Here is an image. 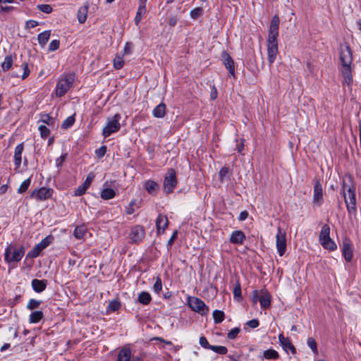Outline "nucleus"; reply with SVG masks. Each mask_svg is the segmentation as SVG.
Here are the masks:
<instances>
[{
    "label": "nucleus",
    "instance_id": "obj_1",
    "mask_svg": "<svg viewBox=\"0 0 361 361\" xmlns=\"http://www.w3.org/2000/svg\"><path fill=\"white\" fill-rule=\"evenodd\" d=\"M280 19L278 16H274L269 28L267 39V60L269 65H272L279 53L278 41Z\"/></svg>",
    "mask_w": 361,
    "mask_h": 361
},
{
    "label": "nucleus",
    "instance_id": "obj_2",
    "mask_svg": "<svg viewBox=\"0 0 361 361\" xmlns=\"http://www.w3.org/2000/svg\"><path fill=\"white\" fill-rule=\"evenodd\" d=\"M342 193L348 213L350 215H355L357 213L355 185L352 176H348L347 180H343Z\"/></svg>",
    "mask_w": 361,
    "mask_h": 361
},
{
    "label": "nucleus",
    "instance_id": "obj_3",
    "mask_svg": "<svg viewBox=\"0 0 361 361\" xmlns=\"http://www.w3.org/2000/svg\"><path fill=\"white\" fill-rule=\"evenodd\" d=\"M75 73H68L61 75L55 88V94L61 97L71 89L75 80Z\"/></svg>",
    "mask_w": 361,
    "mask_h": 361
},
{
    "label": "nucleus",
    "instance_id": "obj_4",
    "mask_svg": "<svg viewBox=\"0 0 361 361\" xmlns=\"http://www.w3.org/2000/svg\"><path fill=\"white\" fill-rule=\"evenodd\" d=\"M25 254V247L22 245L17 247L15 245H8L4 253V259L7 263L18 262Z\"/></svg>",
    "mask_w": 361,
    "mask_h": 361
},
{
    "label": "nucleus",
    "instance_id": "obj_5",
    "mask_svg": "<svg viewBox=\"0 0 361 361\" xmlns=\"http://www.w3.org/2000/svg\"><path fill=\"white\" fill-rule=\"evenodd\" d=\"M121 118V116L119 114H116L112 118H109L106 126L104 128L102 135L107 137L112 133L118 132L121 128L119 121Z\"/></svg>",
    "mask_w": 361,
    "mask_h": 361
},
{
    "label": "nucleus",
    "instance_id": "obj_6",
    "mask_svg": "<svg viewBox=\"0 0 361 361\" xmlns=\"http://www.w3.org/2000/svg\"><path fill=\"white\" fill-rule=\"evenodd\" d=\"M177 183L176 171L173 169H169L164 180V191L168 194L172 192L176 187Z\"/></svg>",
    "mask_w": 361,
    "mask_h": 361
},
{
    "label": "nucleus",
    "instance_id": "obj_7",
    "mask_svg": "<svg viewBox=\"0 0 361 361\" xmlns=\"http://www.w3.org/2000/svg\"><path fill=\"white\" fill-rule=\"evenodd\" d=\"M188 305L195 312L205 315L209 312V307L201 300L195 297L188 298Z\"/></svg>",
    "mask_w": 361,
    "mask_h": 361
},
{
    "label": "nucleus",
    "instance_id": "obj_8",
    "mask_svg": "<svg viewBox=\"0 0 361 361\" xmlns=\"http://www.w3.org/2000/svg\"><path fill=\"white\" fill-rule=\"evenodd\" d=\"M339 54L341 65H351L353 62V54L350 46L347 43L340 45Z\"/></svg>",
    "mask_w": 361,
    "mask_h": 361
},
{
    "label": "nucleus",
    "instance_id": "obj_9",
    "mask_svg": "<svg viewBox=\"0 0 361 361\" xmlns=\"http://www.w3.org/2000/svg\"><path fill=\"white\" fill-rule=\"evenodd\" d=\"M324 202L323 189L319 180H316L314 185L312 204L320 207Z\"/></svg>",
    "mask_w": 361,
    "mask_h": 361
},
{
    "label": "nucleus",
    "instance_id": "obj_10",
    "mask_svg": "<svg viewBox=\"0 0 361 361\" xmlns=\"http://www.w3.org/2000/svg\"><path fill=\"white\" fill-rule=\"evenodd\" d=\"M276 238L277 252L281 257L285 254L286 251V233L282 231L281 227H278V232Z\"/></svg>",
    "mask_w": 361,
    "mask_h": 361
},
{
    "label": "nucleus",
    "instance_id": "obj_11",
    "mask_svg": "<svg viewBox=\"0 0 361 361\" xmlns=\"http://www.w3.org/2000/svg\"><path fill=\"white\" fill-rule=\"evenodd\" d=\"M352 243L349 238H345L343 241L342 254L346 262H349L353 257Z\"/></svg>",
    "mask_w": 361,
    "mask_h": 361
},
{
    "label": "nucleus",
    "instance_id": "obj_12",
    "mask_svg": "<svg viewBox=\"0 0 361 361\" xmlns=\"http://www.w3.org/2000/svg\"><path fill=\"white\" fill-rule=\"evenodd\" d=\"M53 193L52 189L47 188H41L38 190H35L31 194L32 197H36L38 200H45L51 197Z\"/></svg>",
    "mask_w": 361,
    "mask_h": 361
},
{
    "label": "nucleus",
    "instance_id": "obj_13",
    "mask_svg": "<svg viewBox=\"0 0 361 361\" xmlns=\"http://www.w3.org/2000/svg\"><path fill=\"white\" fill-rule=\"evenodd\" d=\"M145 230L142 226L137 225L131 228L130 238L134 243L140 242L145 237Z\"/></svg>",
    "mask_w": 361,
    "mask_h": 361
},
{
    "label": "nucleus",
    "instance_id": "obj_14",
    "mask_svg": "<svg viewBox=\"0 0 361 361\" xmlns=\"http://www.w3.org/2000/svg\"><path fill=\"white\" fill-rule=\"evenodd\" d=\"M223 63L225 67L228 69L229 74L232 76H235V66L234 61L231 56L226 51H224L221 54Z\"/></svg>",
    "mask_w": 361,
    "mask_h": 361
},
{
    "label": "nucleus",
    "instance_id": "obj_15",
    "mask_svg": "<svg viewBox=\"0 0 361 361\" xmlns=\"http://www.w3.org/2000/svg\"><path fill=\"white\" fill-rule=\"evenodd\" d=\"M94 176L92 173H90L85 182L81 184L78 188H76L74 191L75 196H81L85 193L87 189L90 186Z\"/></svg>",
    "mask_w": 361,
    "mask_h": 361
},
{
    "label": "nucleus",
    "instance_id": "obj_16",
    "mask_svg": "<svg viewBox=\"0 0 361 361\" xmlns=\"http://www.w3.org/2000/svg\"><path fill=\"white\" fill-rule=\"evenodd\" d=\"M279 339L280 345L286 353H288V350H290L292 354H295L296 353V349L292 344L289 338L284 337L283 334H280L279 336Z\"/></svg>",
    "mask_w": 361,
    "mask_h": 361
},
{
    "label": "nucleus",
    "instance_id": "obj_17",
    "mask_svg": "<svg viewBox=\"0 0 361 361\" xmlns=\"http://www.w3.org/2000/svg\"><path fill=\"white\" fill-rule=\"evenodd\" d=\"M259 302L261 307L263 309H267L271 305V295L266 290H262L260 291V295L259 297Z\"/></svg>",
    "mask_w": 361,
    "mask_h": 361
},
{
    "label": "nucleus",
    "instance_id": "obj_18",
    "mask_svg": "<svg viewBox=\"0 0 361 361\" xmlns=\"http://www.w3.org/2000/svg\"><path fill=\"white\" fill-rule=\"evenodd\" d=\"M47 284L48 281L46 279L39 280L35 279L31 281L32 289L38 293L43 292L46 289Z\"/></svg>",
    "mask_w": 361,
    "mask_h": 361
},
{
    "label": "nucleus",
    "instance_id": "obj_19",
    "mask_svg": "<svg viewBox=\"0 0 361 361\" xmlns=\"http://www.w3.org/2000/svg\"><path fill=\"white\" fill-rule=\"evenodd\" d=\"M245 233L240 230L234 231L230 238V242L235 245H242L245 240Z\"/></svg>",
    "mask_w": 361,
    "mask_h": 361
},
{
    "label": "nucleus",
    "instance_id": "obj_20",
    "mask_svg": "<svg viewBox=\"0 0 361 361\" xmlns=\"http://www.w3.org/2000/svg\"><path fill=\"white\" fill-rule=\"evenodd\" d=\"M168 224L169 220L167 216L163 214H159L156 220L157 232L159 233L161 232L164 233L165 228L168 226Z\"/></svg>",
    "mask_w": 361,
    "mask_h": 361
},
{
    "label": "nucleus",
    "instance_id": "obj_21",
    "mask_svg": "<svg viewBox=\"0 0 361 361\" xmlns=\"http://www.w3.org/2000/svg\"><path fill=\"white\" fill-rule=\"evenodd\" d=\"M24 149L23 142L18 145L15 148L14 152V164L16 167L18 169L20 166L22 161V153Z\"/></svg>",
    "mask_w": 361,
    "mask_h": 361
},
{
    "label": "nucleus",
    "instance_id": "obj_22",
    "mask_svg": "<svg viewBox=\"0 0 361 361\" xmlns=\"http://www.w3.org/2000/svg\"><path fill=\"white\" fill-rule=\"evenodd\" d=\"M232 175V170H231L228 166H224L219 171V179L221 183H224L226 180H230Z\"/></svg>",
    "mask_w": 361,
    "mask_h": 361
},
{
    "label": "nucleus",
    "instance_id": "obj_23",
    "mask_svg": "<svg viewBox=\"0 0 361 361\" xmlns=\"http://www.w3.org/2000/svg\"><path fill=\"white\" fill-rule=\"evenodd\" d=\"M341 73L344 77L345 82L350 85L353 82L351 65H342Z\"/></svg>",
    "mask_w": 361,
    "mask_h": 361
},
{
    "label": "nucleus",
    "instance_id": "obj_24",
    "mask_svg": "<svg viewBox=\"0 0 361 361\" xmlns=\"http://www.w3.org/2000/svg\"><path fill=\"white\" fill-rule=\"evenodd\" d=\"M131 357V351L129 348H122L118 354V361H130Z\"/></svg>",
    "mask_w": 361,
    "mask_h": 361
},
{
    "label": "nucleus",
    "instance_id": "obj_25",
    "mask_svg": "<svg viewBox=\"0 0 361 361\" xmlns=\"http://www.w3.org/2000/svg\"><path fill=\"white\" fill-rule=\"evenodd\" d=\"M146 13V3L140 2L139 7L137 8V11L136 16L135 17V25H138L142 18V16Z\"/></svg>",
    "mask_w": 361,
    "mask_h": 361
},
{
    "label": "nucleus",
    "instance_id": "obj_26",
    "mask_svg": "<svg viewBox=\"0 0 361 361\" xmlns=\"http://www.w3.org/2000/svg\"><path fill=\"white\" fill-rule=\"evenodd\" d=\"M51 36L50 30H45L39 33L37 36V40L42 47H44Z\"/></svg>",
    "mask_w": 361,
    "mask_h": 361
},
{
    "label": "nucleus",
    "instance_id": "obj_27",
    "mask_svg": "<svg viewBox=\"0 0 361 361\" xmlns=\"http://www.w3.org/2000/svg\"><path fill=\"white\" fill-rule=\"evenodd\" d=\"M152 114L156 118H163L166 114V105L160 103L153 110Z\"/></svg>",
    "mask_w": 361,
    "mask_h": 361
},
{
    "label": "nucleus",
    "instance_id": "obj_28",
    "mask_svg": "<svg viewBox=\"0 0 361 361\" xmlns=\"http://www.w3.org/2000/svg\"><path fill=\"white\" fill-rule=\"evenodd\" d=\"M320 243L324 249L330 251H334L337 249L336 244L330 237L320 241Z\"/></svg>",
    "mask_w": 361,
    "mask_h": 361
},
{
    "label": "nucleus",
    "instance_id": "obj_29",
    "mask_svg": "<svg viewBox=\"0 0 361 361\" xmlns=\"http://www.w3.org/2000/svg\"><path fill=\"white\" fill-rule=\"evenodd\" d=\"M88 12V6H83L79 8L77 13L78 20L80 23H84L86 21Z\"/></svg>",
    "mask_w": 361,
    "mask_h": 361
},
{
    "label": "nucleus",
    "instance_id": "obj_30",
    "mask_svg": "<svg viewBox=\"0 0 361 361\" xmlns=\"http://www.w3.org/2000/svg\"><path fill=\"white\" fill-rule=\"evenodd\" d=\"M87 233V228L84 224L79 225L75 227L73 231V235L76 239L80 240L83 238Z\"/></svg>",
    "mask_w": 361,
    "mask_h": 361
},
{
    "label": "nucleus",
    "instance_id": "obj_31",
    "mask_svg": "<svg viewBox=\"0 0 361 361\" xmlns=\"http://www.w3.org/2000/svg\"><path fill=\"white\" fill-rule=\"evenodd\" d=\"M145 190L149 194L155 193L159 189V185L154 180H148L145 183Z\"/></svg>",
    "mask_w": 361,
    "mask_h": 361
},
{
    "label": "nucleus",
    "instance_id": "obj_32",
    "mask_svg": "<svg viewBox=\"0 0 361 361\" xmlns=\"http://www.w3.org/2000/svg\"><path fill=\"white\" fill-rule=\"evenodd\" d=\"M137 301L142 305H147L152 301V297L148 292L142 291L138 295Z\"/></svg>",
    "mask_w": 361,
    "mask_h": 361
},
{
    "label": "nucleus",
    "instance_id": "obj_33",
    "mask_svg": "<svg viewBox=\"0 0 361 361\" xmlns=\"http://www.w3.org/2000/svg\"><path fill=\"white\" fill-rule=\"evenodd\" d=\"M44 317L43 312L39 310L34 311L30 314L29 321L30 323H38Z\"/></svg>",
    "mask_w": 361,
    "mask_h": 361
},
{
    "label": "nucleus",
    "instance_id": "obj_34",
    "mask_svg": "<svg viewBox=\"0 0 361 361\" xmlns=\"http://www.w3.org/2000/svg\"><path fill=\"white\" fill-rule=\"evenodd\" d=\"M279 357L278 352L274 349H268L263 353V357L267 360H277Z\"/></svg>",
    "mask_w": 361,
    "mask_h": 361
},
{
    "label": "nucleus",
    "instance_id": "obj_35",
    "mask_svg": "<svg viewBox=\"0 0 361 361\" xmlns=\"http://www.w3.org/2000/svg\"><path fill=\"white\" fill-rule=\"evenodd\" d=\"M115 196L116 192L111 188H104L101 192V197L104 200H111Z\"/></svg>",
    "mask_w": 361,
    "mask_h": 361
},
{
    "label": "nucleus",
    "instance_id": "obj_36",
    "mask_svg": "<svg viewBox=\"0 0 361 361\" xmlns=\"http://www.w3.org/2000/svg\"><path fill=\"white\" fill-rule=\"evenodd\" d=\"M43 249L38 245H35V247L27 252L26 258H36L39 255Z\"/></svg>",
    "mask_w": 361,
    "mask_h": 361
},
{
    "label": "nucleus",
    "instance_id": "obj_37",
    "mask_svg": "<svg viewBox=\"0 0 361 361\" xmlns=\"http://www.w3.org/2000/svg\"><path fill=\"white\" fill-rule=\"evenodd\" d=\"M213 318L215 324L221 323L225 318L224 312L221 310H216L213 312Z\"/></svg>",
    "mask_w": 361,
    "mask_h": 361
},
{
    "label": "nucleus",
    "instance_id": "obj_38",
    "mask_svg": "<svg viewBox=\"0 0 361 361\" xmlns=\"http://www.w3.org/2000/svg\"><path fill=\"white\" fill-rule=\"evenodd\" d=\"M13 57L11 55H8L5 57L4 61L1 63V68L4 71H8L12 65H13Z\"/></svg>",
    "mask_w": 361,
    "mask_h": 361
},
{
    "label": "nucleus",
    "instance_id": "obj_39",
    "mask_svg": "<svg viewBox=\"0 0 361 361\" xmlns=\"http://www.w3.org/2000/svg\"><path fill=\"white\" fill-rule=\"evenodd\" d=\"M330 237V227L327 224H324L322 227V230L319 233V242L324 239H326Z\"/></svg>",
    "mask_w": 361,
    "mask_h": 361
},
{
    "label": "nucleus",
    "instance_id": "obj_40",
    "mask_svg": "<svg viewBox=\"0 0 361 361\" xmlns=\"http://www.w3.org/2000/svg\"><path fill=\"white\" fill-rule=\"evenodd\" d=\"M203 13H204L203 8L201 7H197L190 11V16L191 18H192L193 20H197V18L201 17L203 15Z\"/></svg>",
    "mask_w": 361,
    "mask_h": 361
},
{
    "label": "nucleus",
    "instance_id": "obj_41",
    "mask_svg": "<svg viewBox=\"0 0 361 361\" xmlns=\"http://www.w3.org/2000/svg\"><path fill=\"white\" fill-rule=\"evenodd\" d=\"M124 66V60L122 56H116L114 59V66L116 70L121 69Z\"/></svg>",
    "mask_w": 361,
    "mask_h": 361
},
{
    "label": "nucleus",
    "instance_id": "obj_42",
    "mask_svg": "<svg viewBox=\"0 0 361 361\" xmlns=\"http://www.w3.org/2000/svg\"><path fill=\"white\" fill-rule=\"evenodd\" d=\"M42 301L35 299H30L27 305V308L30 310L37 309L41 305Z\"/></svg>",
    "mask_w": 361,
    "mask_h": 361
},
{
    "label": "nucleus",
    "instance_id": "obj_43",
    "mask_svg": "<svg viewBox=\"0 0 361 361\" xmlns=\"http://www.w3.org/2000/svg\"><path fill=\"white\" fill-rule=\"evenodd\" d=\"M30 183H31L30 178H27L21 183V185H20V187L18 190V192L19 193H23V192H26L27 190L28 189L29 186L30 185Z\"/></svg>",
    "mask_w": 361,
    "mask_h": 361
},
{
    "label": "nucleus",
    "instance_id": "obj_44",
    "mask_svg": "<svg viewBox=\"0 0 361 361\" xmlns=\"http://www.w3.org/2000/svg\"><path fill=\"white\" fill-rule=\"evenodd\" d=\"M53 239V236L49 235L44 238L38 245L44 250L52 243Z\"/></svg>",
    "mask_w": 361,
    "mask_h": 361
},
{
    "label": "nucleus",
    "instance_id": "obj_45",
    "mask_svg": "<svg viewBox=\"0 0 361 361\" xmlns=\"http://www.w3.org/2000/svg\"><path fill=\"white\" fill-rule=\"evenodd\" d=\"M210 350L220 355H225L228 352L227 348L222 345H212Z\"/></svg>",
    "mask_w": 361,
    "mask_h": 361
},
{
    "label": "nucleus",
    "instance_id": "obj_46",
    "mask_svg": "<svg viewBox=\"0 0 361 361\" xmlns=\"http://www.w3.org/2000/svg\"><path fill=\"white\" fill-rule=\"evenodd\" d=\"M75 123L74 116H68L62 123L61 127L64 129H67L71 127Z\"/></svg>",
    "mask_w": 361,
    "mask_h": 361
},
{
    "label": "nucleus",
    "instance_id": "obj_47",
    "mask_svg": "<svg viewBox=\"0 0 361 361\" xmlns=\"http://www.w3.org/2000/svg\"><path fill=\"white\" fill-rule=\"evenodd\" d=\"M42 138H47L50 134V130L44 125H40L38 128Z\"/></svg>",
    "mask_w": 361,
    "mask_h": 361
},
{
    "label": "nucleus",
    "instance_id": "obj_48",
    "mask_svg": "<svg viewBox=\"0 0 361 361\" xmlns=\"http://www.w3.org/2000/svg\"><path fill=\"white\" fill-rule=\"evenodd\" d=\"M37 8L39 11L47 14L53 11L52 7L49 4H39L37 6Z\"/></svg>",
    "mask_w": 361,
    "mask_h": 361
},
{
    "label": "nucleus",
    "instance_id": "obj_49",
    "mask_svg": "<svg viewBox=\"0 0 361 361\" xmlns=\"http://www.w3.org/2000/svg\"><path fill=\"white\" fill-rule=\"evenodd\" d=\"M162 289V282L159 276H157L156 281L153 286V290L155 293H159Z\"/></svg>",
    "mask_w": 361,
    "mask_h": 361
},
{
    "label": "nucleus",
    "instance_id": "obj_50",
    "mask_svg": "<svg viewBox=\"0 0 361 361\" xmlns=\"http://www.w3.org/2000/svg\"><path fill=\"white\" fill-rule=\"evenodd\" d=\"M41 121L48 126H53L54 124V120L48 114H44L41 117Z\"/></svg>",
    "mask_w": 361,
    "mask_h": 361
},
{
    "label": "nucleus",
    "instance_id": "obj_51",
    "mask_svg": "<svg viewBox=\"0 0 361 361\" xmlns=\"http://www.w3.org/2000/svg\"><path fill=\"white\" fill-rule=\"evenodd\" d=\"M240 331V329L239 327L232 329L231 331H228L227 334V338L231 340L235 339L238 336Z\"/></svg>",
    "mask_w": 361,
    "mask_h": 361
},
{
    "label": "nucleus",
    "instance_id": "obj_52",
    "mask_svg": "<svg viewBox=\"0 0 361 361\" xmlns=\"http://www.w3.org/2000/svg\"><path fill=\"white\" fill-rule=\"evenodd\" d=\"M307 345L314 353H317V345L315 340L313 338H308Z\"/></svg>",
    "mask_w": 361,
    "mask_h": 361
},
{
    "label": "nucleus",
    "instance_id": "obj_53",
    "mask_svg": "<svg viewBox=\"0 0 361 361\" xmlns=\"http://www.w3.org/2000/svg\"><path fill=\"white\" fill-rule=\"evenodd\" d=\"M233 296L235 299L240 300L241 299V288L240 283L233 289Z\"/></svg>",
    "mask_w": 361,
    "mask_h": 361
},
{
    "label": "nucleus",
    "instance_id": "obj_54",
    "mask_svg": "<svg viewBox=\"0 0 361 361\" xmlns=\"http://www.w3.org/2000/svg\"><path fill=\"white\" fill-rule=\"evenodd\" d=\"M60 42L58 39L52 40L49 45V51H54L59 48Z\"/></svg>",
    "mask_w": 361,
    "mask_h": 361
},
{
    "label": "nucleus",
    "instance_id": "obj_55",
    "mask_svg": "<svg viewBox=\"0 0 361 361\" xmlns=\"http://www.w3.org/2000/svg\"><path fill=\"white\" fill-rule=\"evenodd\" d=\"M120 307H121V304L118 301L113 300L109 302V304L108 305V309L110 310L111 311H116V310H118L120 308Z\"/></svg>",
    "mask_w": 361,
    "mask_h": 361
},
{
    "label": "nucleus",
    "instance_id": "obj_56",
    "mask_svg": "<svg viewBox=\"0 0 361 361\" xmlns=\"http://www.w3.org/2000/svg\"><path fill=\"white\" fill-rule=\"evenodd\" d=\"M200 345L205 348V349H209L211 348L212 347V345H210L207 341V339L206 338V337L204 336H200Z\"/></svg>",
    "mask_w": 361,
    "mask_h": 361
},
{
    "label": "nucleus",
    "instance_id": "obj_57",
    "mask_svg": "<svg viewBox=\"0 0 361 361\" xmlns=\"http://www.w3.org/2000/svg\"><path fill=\"white\" fill-rule=\"evenodd\" d=\"M106 147L105 145L101 146L99 149H96L95 154L99 158L103 157L106 152Z\"/></svg>",
    "mask_w": 361,
    "mask_h": 361
},
{
    "label": "nucleus",
    "instance_id": "obj_58",
    "mask_svg": "<svg viewBox=\"0 0 361 361\" xmlns=\"http://www.w3.org/2000/svg\"><path fill=\"white\" fill-rule=\"evenodd\" d=\"M22 67L23 68V73L22 75V79L25 80L29 76V75L30 73V71L28 68L27 63H23L22 65Z\"/></svg>",
    "mask_w": 361,
    "mask_h": 361
},
{
    "label": "nucleus",
    "instance_id": "obj_59",
    "mask_svg": "<svg viewBox=\"0 0 361 361\" xmlns=\"http://www.w3.org/2000/svg\"><path fill=\"white\" fill-rule=\"evenodd\" d=\"M246 325H247L250 328L255 329L259 326V322L258 319H253L252 320L247 322Z\"/></svg>",
    "mask_w": 361,
    "mask_h": 361
},
{
    "label": "nucleus",
    "instance_id": "obj_60",
    "mask_svg": "<svg viewBox=\"0 0 361 361\" xmlns=\"http://www.w3.org/2000/svg\"><path fill=\"white\" fill-rule=\"evenodd\" d=\"M66 154H62L61 157L57 158L56 160V166L57 167H61L63 165L64 161L66 160Z\"/></svg>",
    "mask_w": 361,
    "mask_h": 361
},
{
    "label": "nucleus",
    "instance_id": "obj_61",
    "mask_svg": "<svg viewBox=\"0 0 361 361\" xmlns=\"http://www.w3.org/2000/svg\"><path fill=\"white\" fill-rule=\"evenodd\" d=\"M178 22V19L176 16H171L169 18V24L171 27H174Z\"/></svg>",
    "mask_w": 361,
    "mask_h": 361
},
{
    "label": "nucleus",
    "instance_id": "obj_62",
    "mask_svg": "<svg viewBox=\"0 0 361 361\" xmlns=\"http://www.w3.org/2000/svg\"><path fill=\"white\" fill-rule=\"evenodd\" d=\"M177 234H178V231H177L173 232V233L172 234L171 237L170 238V239L168 241V245L169 246H171V245L173 244L174 240L177 237Z\"/></svg>",
    "mask_w": 361,
    "mask_h": 361
},
{
    "label": "nucleus",
    "instance_id": "obj_63",
    "mask_svg": "<svg viewBox=\"0 0 361 361\" xmlns=\"http://www.w3.org/2000/svg\"><path fill=\"white\" fill-rule=\"evenodd\" d=\"M259 295L257 290H255L252 292V301L254 303H257V302L259 301Z\"/></svg>",
    "mask_w": 361,
    "mask_h": 361
},
{
    "label": "nucleus",
    "instance_id": "obj_64",
    "mask_svg": "<svg viewBox=\"0 0 361 361\" xmlns=\"http://www.w3.org/2000/svg\"><path fill=\"white\" fill-rule=\"evenodd\" d=\"M210 97L212 100H214L217 97V90L214 86L212 87Z\"/></svg>",
    "mask_w": 361,
    "mask_h": 361
}]
</instances>
